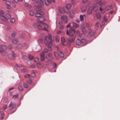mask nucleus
I'll return each instance as SVG.
<instances>
[{
  "mask_svg": "<svg viewBox=\"0 0 120 120\" xmlns=\"http://www.w3.org/2000/svg\"><path fill=\"white\" fill-rule=\"evenodd\" d=\"M56 40L57 42H58L60 41V37L58 35L57 36L56 38Z\"/></svg>",
  "mask_w": 120,
  "mask_h": 120,
  "instance_id": "obj_49",
  "label": "nucleus"
},
{
  "mask_svg": "<svg viewBox=\"0 0 120 120\" xmlns=\"http://www.w3.org/2000/svg\"><path fill=\"white\" fill-rule=\"evenodd\" d=\"M71 7V5L70 4H68L66 5V8L68 9H69Z\"/></svg>",
  "mask_w": 120,
  "mask_h": 120,
  "instance_id": "obj_45",
  "label": "nucleus"
},
{
  "mask_svg": "<svg viewBox=\"0 0 120 120\" xmlns=\"http://www.w3.org/2000/svg\"><path fill=\"white\" fill-rule=\"evenodd\" d=\"M96 17L98 19H100L101 18V15L100 13H97L95 14Z\"/></svg>",
  "mask_w": 120,
  "mask_h": 120,
  "instance_id": "obj_25",
  "label": "nucleus"
},
{
  "mask_svg": "<svg viewBox=\"0 0 120 120\" xmlns=\"http://www.w3.org/2000/svg\"><path fill=\"white\" fill-rule=\"evenodd\" d=\"M40 57V60H41L43 61L45 60V54L43 52H42L41 54Z\"/></svg>",
  "mask_w": 120,
  "mask_h": 120,
  "instance_id": "obj_17",
  "label": "nucleus"
},
{
  "mask_svg": "<svg viewBox=\"0 0 120 120\" xmlns=\"http://www.w3.org/2000/svg\"><path fill=\"white\" fill-rule=\"evenodd\" d=\"M85 26L87 27L90 28L92 26V25L90 23L86 22V23Z\"/></svg>",
  "mask_w": 120,
  "mask_h": 120,
  "instance_id": "obj_24",
  "label": "nucleus"
},
{
  "mask_svg": "<svg viewBox=\"0 0 120 120\" xmlns=\"http://www.w3.org/2000/svg\"><path fill=\"white\" fill-rule=\"evenodd\" d=\"M81 44L83 45H85L87 44V42L86 40L84 39H82L81 40Z\"/></svg>",
  "mask_w": 120,
  "mask_h": 120,
  "instance_id": "obj_22",
  "label": "nucleus"
},
{
  "mask_svg": "<svg viewBox=\"0 0 120 120\" xmlns=\"http://www.w3.org/2000/svg\"><path fill=\"white\" fill-rule=\"evenodd\" d=\"M29 14L31 16L33 15L34 14V11L32 10H30L29 12Z\"/></svg>",
  "mask_w": 120,
  "mask_h": 120,
  "instance_id": "obj_43",
  "label": "nucleus"
},
{
  "mask_svg": "<svg viewBox=\"0 0 120 120\" xmlns=\"http://www.w3.org/2000/svg\"><path fill=\"white\" fill-rule=\"evenodd\" d=\"M75 14L74 12L73 11H71L70 12L69 16L71 18H73L74 15Z\"/></svg>",
  "mask_w": 120,
  "mask_h": 120,
  "instance_id": "obj_23",
  "label": "nucleus"
},
{
  "mask_svg": "<svg viewBox=\"0 0 120 120\" xmlns=\"http://www.w3.org/2000/svg\"><path fill=\"white\" fill-rule=\"evenodd\" d=\"M73 26L75 28H78L79 27V25L77 23H72Z\"/></svg>",
  "mask_w": 120,
  "mask_h": 120,
  "instance_id": "obj_35",
  "label": "nucleus"
},
{
  "mask_svg": "<svg viewBox=\"0 0 120 120\" xmlns=\"http://www.w3.org/2000/svg\"><path fill=\"white\" fill-rule=\"evenodd\" d=\"M52 56V54L51 53H49L46 54V59L49 58Z\"/></svg>",
  "mask_w": 120,
  "mask_h": 120,
  "instance_id": "obj_30",
  "label": "nucleus"
},
{
  "mask_svg": "<svg viewBox=\"0 0 120 120\" xmlns=\"http://www.w3.org/2000/svg\"><path fill=\"white\" fill-rule=\"evenodd\" d=\"M112 8V7L111 6H108L106 7L105 8V9L107 11H109V10H110V9Z\"/></svg>",
  "mask_w": 120,
  "mask_h": 120,
  "instance_id": "obj_39",
  "label": "nucleus"
},
{
  "mask_svg": "<svg viewBox=\"0 0 120 120\" xmlns=\"http://www.w3.org/2000/svg\"><path fill=\"white\" fill-rule=\"evenodd\" d=\"M0 53L3 56H5L7 54V52L5 50L0 49Z\"/></svg>",
  "mask_w": 120,
  "mask_h": 120,
  "instance_id": "obj_15",
  "label": "nucleus"
},
{
  "mask_svg": "<svg viewBox=\"0 0 120 120\" xmlns=\"http://www.w3.org/2000/svg\"><path fill=\"white\" fill-rule=\"evenodd\" d=\"M86 15H80L79 16V19L80 21L82 22L83 20L84 17H85Z\"/></svg>",
  "mask_w": 120,
  "mask_h": 120,
  "instance_id": "obj_21",
  "label": "nucleus"
},
{
  "mask_svg": "<svg viewBox=\"0 0 120 120\" xmlns=\"http://www.w3.org/2000/svg\"><path fill=\"white\" fill-rule=\"evenodd\" d=\"M28 57L29 59H32L34 58V57L30 55H28Z\"/></svg>",
  "mask_w": 120,
  "mask_h": 120,
  "instance_id": "obj_54",
  "label": "nucleus"
},
{
  "mask_svg": "<svg viewBox=\"0 0 120 120\" xmlns=\"http://www.w3.org/2000/svg\"><path fill=\"white\" fill-rule=\"evenodd\" d=\"M22 72H25L27 71V69L26 68H24L21 70Z\"/></svg>",
  "mask_w": 120,
  "mask_h": 120,
  "instance_id": "obj_44",
  "label": "nucleus"
},
{
  "mask_svg": "<svg viewBox=\"0 0 120 120\" xmlns=\"http://www.w3.org/2000/svg\"><path fill=\"white\" fill-rule=\"evenodd\" d=\"M37 28L38 30H41L42 29V27L41 25L38 24Z\"/></svg>",
  "mask_w": 120,
  "mask_h": 120,
  "instance_id": "obj_47",
  "label": "nucleus"
},
{
  "mask_svg": "<svg viewBox=\"0 0 120 120\" xmlns=\"http://www.w3.org/2000/svg\"><path fill=\"white\" fill-rule=\"evenodd\" d=\"M87 6L85 5L83 6L81 8V11L82 12H85L87 9Z\"/></svg>",
  "mask_w": 120,
  "mask_h": 120,
  "instance_id": "obj_20",
  "label": "nucleus"
},
{
  "mask_svg": "<svg viewBox=\"0 0 120 120\" xmlns=\"http://www.w3.org/2000/svg\"><path fill=\"white\" fill-rule=\"evenodd\" d=\"M61 19L63 20L64 22L66 23L67 22V18L66 16L63 15L61 17Z\"/></svg>",
  "mask_w": 120,
  "mask_h": 120,
  "instance_id": "obj_13",
  "label": "nucleus"
},
{
  "mask_svg": "<svg viewBox=\"0 0 120 120\" xmlns=\"http://www.w3.org/2000/svg\"><path fill=\"white\" fill-rule=\"evenodd\" d=\"M52 41H51L49 42H46L45 45H48L47 47L48 48H50L52 45Z\"/></svg>",
  "mask_w": 120,
  "mask_h": 120,
  "instance_id": "obj_11",
  "label": "nucleus"
},
{
  "mask_svg": "<svg viewBox=\"0 0 120 120\" xmlns=\"http://www.w3.org/2000/svg\"><path fill=\"white\" fill-rule=\"evenodd\" d=\"M23 85L24 88H27L28 87V85L26 83H23Z\"/></svg>",
  "mask_w": 120,
  "mask_h": 120,
  "instance_id": "obj_48",
  "label": "nucleus"
},
{
  "mask_svg": "<svg viewBox=\"0 0 120 120\" xmlns=\"http://www.w3.org/2000/svg\"><path fill=\"white\" fill-rule=\"evenodd\" d=\"M93 8L92 7H90L88 8L87 11V14L89 15H90L92 11Z\"/></svg>",
  "mask_w": 120,
  "mask_h": 120,
  "instance_id": "obj_12",
  "label": "nucleus"
},
{
  "mask_svg": "<svg viewBox=\"0 0 120 120\" xmlns=\"http://www.w3.org/2000/svg\"><path fill=\"white\" fill-rule=\"evenodd\" d=\"M92 7L93 8V9L95 11H97L98 9V6L95 4H94L93 7Z\"/></svg>",
  "mask_w": 120,
  "mask_h": 120,
  "instance_id": "obj_19",
  "label": "nucleus"
},
{
  "mask_svg": "<svg viewBox=\"0 0 120 120\" xmlns=\"http://www.w3.org/2000/svg\"><path fill=\"white\" fill-rule=\"evenodd\" d=\"M15 53L14 52L12 51V52L11 53L9 54L8 55V57L11 59H13L14 57H15Z\"/></svg>",
  "mask_w": 120,
  "mask_h": 120,
  "instance_id": "obj_7",
  "label": "nucleus"
},
{
  "mask_svg": "<svg viewBox=\"0 0 120 120\" xmlns=\"http://www.w3.org/2000/svg\"><path fill=\"white\" fill-rule=\"evenodd\" d=\"M18 89L20 92H22V91L23 90V88L22 86H19L18 87Z\"/></svg>",
  "mask_w": 120,
  "mask_h": 120,
  "instance_id": "obj_40",
  "label": "nucleus"
},
{
  "mask_svg": "<svg viewBox=\"0 0 120 120\" xmlns=\"http://www.w3.org/2000/svg\"><path fill=\"white\" fill-rule=\"evenodd\" d=\"M48 49H45L44 50V52H45L46 53L47 52H48Z\"/></svg>",
  "mask_w": 120,
  "mask_h": 120,
  "instance_id": "obj_63",
  "label": "nucleus"
},
{
  "mask_svg": "<svg viewBox=\"0 0 120 120\" xmlns=\"http://www.w3.org/2000/svg\"><path fill=\"white\" fill-rule=\"evenodd\" d=\"M106 3V2L105 1H102L101 3L100 4V6H101L102 5L105 4Z\"/></svg>",
  "mask_w": 120,
  "mask_h": 120,
  "instance_id": "obj_56",
  "label": "nucleus"
},
{
  "mask_svg": "<svg viewBox=\"0 0 120 120\" xmlns=\"http://www.w3.org/2000/svg\"><path fill=\"white\" fill-rule=\"evenodd\" d=\"M27 64L28 65H30L31 64V61L30 60H28L27 62Z\"/></svg>",
  "mask_w": 120,
  "mask_h": 120,
  "instance_id": "obj_61",
  "label": "nucleus"
},
{
  "mask_svg": "<svg viewBox=\"0 0 120 120\" xmlns=\"http://www.w3.org/2000/svg\"><path fill=\"white\" fill-rule=\"evenodd\" d=\"M10 21L11 22L14 23L15 21V19L14 18H12L11 19Z\"/></svg>",
  "mask_w": 120,
  "mask_h": 120,
  "instance_id": "obj_52",
  "label": "nucleus"
},
{
  "mask_svg": "<svg viewBox=\"0 0 120 120\" xmlns=\"http://www.w3.org/2000/svg\"><path fill=\"white\" fill-rule=\"evenodd\" d=\"M39 60V59L38 57H36L34 59V61L35 62L37 63L38 61Z\"/></svg>",
  "mask_w": 120,
  "mask_h": 120,
  "instance_id": "obj_51",
  "label": "nucleus"
},
{
  "mask_svg": "<svg viewBox=\"0 0 120 120\" xmlns=\"http://www.w3.org/2000/svg\"><path fill=\"white\" fill-rule=\"evenodd\" d=\"M7 47L5 45H3V46H0V49H3L4 50H5L7 49Z\"/></svg>",
  "mask_w": 120,
  "mask_h": 120,
  "instance_id": "obj_26",
  "label": "nucleus"
},
{
  "mask_svg": "<svg viewBox=\"0 0 120 120\" xmlns=\"http://www.w3.org/2000/svg\"><path fill=\"white\" fill-rule=\"evenodd\" d=\"M102 0H98L96 2V3L100 5V4L101 3Z\"/></svg>",
  "mask_w": 120,
  "mask_h": 120,
  "instance_id": "obj_53",
  "label": "nucleus"
},
{
  "mask_svg": "<svg viewBox=\"0 0 120 120\" xmlns=\"http://www.w3.org/2000/svg\"><path fill=\"white\" fill-rule=\"evenodd\" d=\"M42 65L41 64V63L40 62H39L37 64V67L38 68H41L42 67Z\"/></svg>",
  "mask_w": 120,
  "mask_h": 120,
  "instance_id": "obj_31",
  "label": "nucleus"
},
{
  "mask_svg": "<svg viewBox=\"0 0 120 120\" xmlns=\"http://www.w3.org/2000/svg\"><path fill=\"white\" fill-rule=\"evenodd\" d=\"M100 22H101L100 23V25L101 26H103L104 24L105 23L103 21L101 20Z\"/></svg>",
  "mask_w": 120,
  "mask_h": 120,
  "instance_id": "obj_57",
  "label": "nucleus"
},
{
  "mask_svg": "<svg viewBox=\"0 0 120 120\" xmlns=\"http://www.w3.org/2000/svg\"><path fill=\"white\" fill-rule=\"evenodd\" d=\"M81 29L82 31L84 34L86 33V30L85 26L83 25H81Z\"/></svg>",
  "mask_w": 120,
  "mask_h": 120,
  "instance_id": "obj_9",
  "label": "nucleus"
},
{
  "mask_svg": "<svg viewBox=\"0 0 120 120\" xmlns=\"http://www.w3.org/2000/svg\"><path fill=\"white\" fill-rule=\"evenodd\" d=\"M18 41V40L16 38L13 39L12 41V42L14 44H17Z\"/></svg>",
  "mask_w": 120,
  "mask_h": 120,
  "instance_id": "obj_32",
  "label": "nucleus"
},
{
  "mask_svg": "<svg viewBox=\"0 0 120 120\" xmlns=\"http://www.w3.org/2000/svg\"><path fill=\"white\" fill-rule=\"evenodd\" d=\"M36 71L35 70H33L32 71V73L30 74V76L32 77H34L36 76V74L35 73Z\"/></svg>",
  "mask_w": 120,
  "mask_h": 120,
  "instance_id": "obj_27",
  "label": "nucleus"
},
{
  "mask_svg": "<svg viewBox=\"0 0 120 120\" xmlns=\"http://www.w3.org/2000/svg\"><path fill=\"white\" fill-rule=\"evenodd\" d=\"M22 58L24 59H26L27 57L25 55H23L22 56Z\"/></svg>",
  "mask_w": 120,
  "mask_h": 120,
  "instance_id": "obj_64",
  "label": "nucleus"
},
{
  "mask_svg": "<svg viewBox=\"0 0 120 120\" xmlns=\"http://www.w3.org/2000/svg\"><path fill=\"white\" fill-rule=\"evenodd\" d=\"M6 4L7 5V8L8 9H10L11 8V7L10 5L11 4V2L9 1H6Z\"/></svg>",
  "mask_w": 120,
  "mask_h": 120,
  "instance_id": "obj_14",
  "label": "nucleus"
},
{
  "mask_svg": "<svg viewBox=\"0 0 120 120\" xmlns=\"http://www.w3.org/2000/svg\"><path fill=\"white\" fill-rule=\"evenodd\" d=\"M61 43L63 45H66L67 44L65 38L63 37L61 38Z\"/></svg>",
  "mask_w": 120,
  "mask_h": 120,
  "instance_id": "obj_10",
  "label": "nucleus"
},
{
  "mask_svg": "<svg viewBox=\"0 0 120 120\" xmlns=\"http://www.w3.org/2000/svg\"><path fill=\"white\" fill-rule=\"evenodd\" d=\"M68 41L69 43H72L74 42L75 41V39L73 38H70L68 39Z\"/></svg>",
  "mask_w": 120,
  "mask_h": 120,
  "instance_id": "obj_33",
  "label": "nucleus"
},
{
  "mask_svg": "<svg viewBox=\"0 0 120 120\" xmlns=\"http://www.w3.org/2000/svg\"><path fill=\"white\" fill-rule=\"evenodd\" d=\"M88 34L87 37L88 38H91L94 36L95 33V31H92L90 29H89L87 30Z\"/></svg>",
  "mask_w": 120,
  "mask_h": 120,
  "instance_id": "obj_3",
  "label": "nucleus"
},
{
  "mask_svg": "<svg viewBox=\"0 0 120 120\" xmlns=\"http://www.w3.org/2000/svg\"><path fill=\"white\" fill-rule=\"evenodd\" d=\"M54 56H55V57L56 59L57 60L59 59V56L58 54L56 52H54Z\"/></svg>",
  "mask_w": 120,
  "mask_h": 120,
  "instance_id": "obj_34",
  "label": "nucleus"
},
{
  "mask_svg": "<svg viewBox=\"0 0 120 120\" xmlns=\"http://www.w3.org/2000/svg\"><path fill=\"white\" fill-rule=\"evenodd\" d=\"M7 107V105H4L3 106V108L4 110Z\"/></svg>",
  "mask_w": 120,
  "mask_h": 120,
  "instance_id": "obj_59",
  "label": "nucleus"
},
{
  "mask_svg": "<svg viewBox=\"0 0 120 120\" xmlns=\"http://www.w3.org/2000/svg\"><path fill=\"white\" fill-rule=\"evenodd\" d=\"M69 33L68 30L66 31V34L69 36L73 37L74 36V34L75 32V30L74 29L71 28L69 30Z\"/></svg>",
  "mask_w": 120,
  "mask_h": 120,
  "instance_id": "obj_2",
  "label": "nucleus"
},
{
  "mask_svg": "<svg viewBox=\"0 0 120 120\" xmlns=\"http://www.w3.org/2000/svg\"><path fill=\"white\" fill-rule=\"evenodd\" d=\"M98 25H99V23L98 22H97L95 24V28L96 29H97L98 27Z\"/></svg>",
  "mask_w": 120,
  "mask_h": 120,
  "instance_id": "obj_50",
  "label": "nucleus"
},
{
  "mask_svg": "<svg viewBox=\"0 0 120 120\" xmlns=\"http://www.w3.org/2000/svg\"><path fill=\"white\" fill-rule=\"evenodd\" d=\"M38 2L41 4L43 5L44 4L45 2V0H38Z\"/></svg>",
  "mask_w": 120,
  "mask_h": 120,
  "instance_id": "obj_28",
  "label": "nucleus"
},
{
  "mask_svg": "<svg viewBox=\"0 0 120 120\" xmlns=\"http://www.w3.org/2000/svg\"><path fill=\"white\" fill-rule=\"evenodd\" d=\"M27 82L28 84H29L31 85H32L33 83V81L31 79H30L29 80H27Z\"/></svg>",
  "mask_w": 120,
  "mask_h": 120,
  "instance_id": "obj_38",
  "label": "nucleus"
},
{
  "mask_svg": "<svg viewBox=\"0 0 120 120\" xmlns=\"http://www.w3.org/2000/svg\"><path fill=\"white\" fill-rule=\"evenodd\" d=\"M44 15V13L42 11H37L35 14V16L37 17V19L39 20L40 22L45 20V18L42 16Z\"/></svg>",
  "mask_w": 120,
  "mask_h": 120,
  "instance_id": "obj_1",
  "label": "nucleus"
},
{
  "mask_svg": "<svg viewBox=\"0 0 120 120\" xmlns=\"http://www.w3.org/2000/svg\"><path fill=\"white\" fill-rule=\"evenodd\" d=\"M10 15L9 13H7L5 15V16H1L0 19L2 20L6 21L8 19H9L10 18Z\"/></svg>",
  "mask_w": 120,
  "mask_h": 120,
  "instance_id": "obj_4",
  "label": "nucleus"
},
{
  "mask_svg": "<svg viewBox=\"0 0 120 120\" xmlns=\"http://www.w3.org/2000/svg\"><path fill=\"white\" fill-rule=\"evenodd\" d=\"M38 23L34 22L33 23V26L35 28H37L38 25Z\"/></svg>",
  "mask_w": 120,
  "mask_h": 120,
  "instance_id": "obj_42",
  "label": "nucleus"
},
{
  "mask_svg": "<svg viewBox=\"0 0 120 120\" xmlns=\"http://www.w3.org/2000/svg\"><path fill=\"white\" fill-rule=\"evenodd\" d=\"M4 13V11L2 10H0V16H3L2 15Z\"/></svg>",
  "mask_w": 120,
  "mask_h": 120,
  "instance_id": "obj_58",
  "label": "nucleus"
},
{
  "mask_svg": "<svg viewBox=\"0 0 120 120\" xmlns=\"http://www.w3.org/2000/svg\"><path fill=\"white\" fill-rule=\"evenodd\" d=\"M0 113L1 114V116H4V113L3 111H1L0 112Z\"/></svg>",
  "mask_w": 120,
  "mask_h": 120,
  "instance_id": "obj_55",
  "label": "nucleus"
},
{
  "mask_svg": "<svg viewBox=\"0 0 120 120\" xmlns=\"http://www.w3.org/2000/svg\"><path fill=\"white\" fill-rule=\"evenodd\" d=\"M59 10L61 13L62 14H64L65 12L67 13H68L69 12L67 11V12H65V11L64 9V8L61 7H58Z\"/></svg>",
  "mask_w": 120,
  "mask_h": 120,
  "instance_id": "obj_8",
  "label": "nucleus"
},
{
  "mask_svg": "<svg viewBox=\"0 0 120 120\" xmlns=\"http://www.w3.org/2000/svg\"><path fill=\"white\" fill-rule=\"evenodd\" d=\"M46 42H49L51 41H52V37L51 35L49 34L45 37Z\"/></svg>",
  "mask_w": 120,
  "mask_h": 120,
  "instance_id": "obj_5",
  "label": "nucleus"
},
{
  "mask_svg": "<svg viewBox=\"0 0 120 120\" xmlns=\"http://www.w3.org/2000/svg\"><path fill=\"white\" fill-rule=\"evenodd\" d=\"M24 76L25 78H28L30 76V75L29 74H27L24 75Z\"/></svg>",
  "mask_w": 120,
  "mask_h": 120,
  "instance_id": "obj_60",
  "label": "nucleus"
},
{
  "mask_svg": "<svg viewBox=\"0 0 120 120\" xmlns=\"http://www.w3.org/2000/svg\"><path fill=\"white\" fill-rule=\"evenodd\" d=\"M76 45L78 46H81V40L78 39L75 41Z\"/></svg>",
  "mask_w": 120,
  "mask_h": 120,
  "instance_id": "obj_16",
  "label": "nucleus"
},
{
  "mask_svg": "<svg viewBox=\"0 0 120 120\" xmlns=\"http://www.w3.org/2000/svg\"><path fill=\"white\" fill-rule=\"evenodd\" d=\"M58 52V54L61 57L63 58L64 57V54L61 51L59 50Z\"/></svg>",
  "mask_w": 120,
  "mask_h": 120,
  "instance_id": "obj_29",
  "label": "nucleus"
},
{
  "mask_svg": "<svg viewBox=\"0 0 120 120\" xmlns=\"http://www.w3.org/2000/svg\"><path fill=\"white\" fill-rule=\"evenodd\" d=\"M45 4L47 5H49L50 3H51L50 0H47L46 1H45Z\"/></svg>",
  "mask_w": 120,
  "mask_h": 120,
  "instance_id": "obj_37",
  "label": "nucleus"
},
{
  "mask_svg": "<svg viewBox=\"0 0 120 120\" xmlns=\"http://www.w3.org/2000/svg\"><path fill=\"white\" fill-rule=\"evenodd\" d=\"M19 96V94L18 93H16L15 95H14L13 96V98L14 99L17 98Z\"/></svg>",
  "mask_w": 120,
  "mask_h": 120,
  "instance_id": "obj_46",
  "label": "nucleus"
},
{
  "mask_svg": "<svg viewBox=\"0 0 120 120\" xmlns=\"http://www.w3.org/2000/svg\"><path fill=\"white\" fill-rule=\"evenodd\" d=\"M43 25L45 27L44 28V30H47L46 29V28L48 27V25L44 23H43Z\"/></svg>",
  "mask_w": 120,
  "mask_h": 120,
  "instance_id": "obj_36",
  "label": "nucleus"
},
{
  "mask_svg": "<svg viewBox=\"0 0 120 120\" xmlns=\"http://www.w3.org/2000/svg\"><path fill=\"white\" fill-rule=\"evenodd\" d=\"M40 41L41 42L43 43L45 42V40L43 38L41 39H40Z\"/></svg>",
  "mask_w": 120,
  "mask_h": 120,
  "instance_id": "obj_62",
  "label": "nucleus"
},
{
  "mask_svg": "<svg viewBox=\"0 0 120 120\" xmlns=\"http://www.w3.org/2000/svg\"><path fill=\"white\" fill-rule=\"evenodd\" d=\"M15 107V105L14 103H12L11 101L9 106V107L10 110H11Z\"/></svg>",
  "mask_w": 120,
  "mask_h": 120,
  "instance_id": "obj_6",
  "label": "nucleus"
},
{
  "mask_svg": "<svg viewBox=\"0 0 120 120\" xmlns=\"http://www.w3.org/2000/svg\"><path fill=\"white\" fill-rule=\"evenodd\" d=\"M22 47V44H19L17 46V48L18 49H21Z\"/></svg>",
  "mask_w": 120,
  "mask_h": 120,
  "instance_id": "obj_41",
  "label": "nucleus"
},
{
  "mask_svg": "<svg viewBox=\"0 0 120 120\" xmlns=\"http://www.w3.org/2000/svg\"><path fill=\"white\" fill-rule=\"evenodd\" d=\"M109 14H107L105 15L104 18V20L105 22H107V19L109 17Z\"/></svg>",
  "mask_w": 120,
  "mask_h": 120,
  "instance_id": "obj_18",
  "label": "nucleus"
}]
</instances>
